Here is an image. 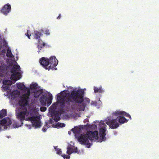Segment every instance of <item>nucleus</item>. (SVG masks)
Returning a JSON list of instances; mask_svg holds the SVG:
<instances>
[{
    "mask_svg": "<svg viewBox=\"0 0 159 159\" xmlns=\"http://www.w3.org/2000/svg\"><path fill=\"white\" fill-rule=\"evenodd\" d=\"M84 92L82 90H73L63 96L58 95L57 102L61 107L68 108L71 104L75 102L81 104L84 101Z\"/></svg>",
    "mask_w": 159,
    "mask_h": 159,
    "instance_id": "nucleus-1",
    "label": "nucleus"
},
{
    "mask_svg": "<svg viewBox=\"0 0 159 159\" xmlns=\"http://www.w3.org/2000/svg\"><path fill=\"white\" fill-rule=\"evenodd\" d=\"M29 113L27 111L26 108L25 107L24 110L22 111H20L16 114L17 118L20 122L21 125H23V121L25 120H29L31 122L33 126L36 128H39L41 126V122L40 121L39 117L38 116H33L25 118V116L29 115Z\"/></svg>",
    "mask_w": 159,
    "mask_h": 159,
    "instance_id": "nucleus-2",
    "label": "nucleus"
},
{
    "mask_svg": "<svg viewBox=\"0 0 159 159\" xmlns=\"http://www.w3.org/2000/svg\"><path fill=\"white\" fill-rule=\"evenodd\" d=\"M40 64L45 69L49 70L52 69L57 70V69L55 67L58 63V61L55 56H52L48 59L43 57L39 61Z\"/></svg>",
    "mask_w": 159,
    "mask_h": 159,
    "instance_id": "nucleus-3",
    "label": "nucleus"
},
{
    "mask_svg": "<svg viewBox=\"0 0 159 159\" xmlns=\"http://www.w3.org/2000/svg\"><path fill=\"white\" fill-rule=\"evenodd\" d=\"M88 139L86 134L84 133L81 134L77 138L78 141L81 144L85 145L88 148H89L91 144Z\"/></svg>",
    "mask_w": 159,
    "mask_h": 159,
    "instance_id": "nucleus-4",
    "label": "nucleus"
},
{
    "mask_svg": "<svg viewBox=\"0 0 159 159\" xmlns=\"http://www.w3.org/2000/svg\"><path fill=\"white\" fill-rule=\"evenodd\" d=\"M107 125L103 121H100V143L103 141H105L106 140L105 136L106 134V132Z\"/></svg>",
    "mask_w": 159,
    "mask_h": 159,
    "instance_id": "nucleus-5",
    "label": "nucleus"
},
{
    "mask_svg": "<svg viewBox=\"0 0 159 159\" xmlns=\"http://www.w3.org/2000/svg\"><path fill=\"white\" fill-rule=\"evenodd\" d=\"M117 122V120L116 118H112L111 116H109L106 119V123L111 129H115L118 127L119 125Z\"/></svg>",
    "mask_w": 159,
    "mask_h": 159,
    "instance_id": "nucleus-6",
    "label": "nucleus"
},
{
    "mask_svg": "<svg viewBox=\"0 0 159 159\" xmlns=\"http://www.w3.org/2000/svg\"><path fill=\"white\" fill-rule=\"evenodd\" d=\"M30 92L28 93L24 94L20 96V99L18 101L19 106L25 107L27 106L28 103Z\"/></svg>",
    "mask_w": 159,
    "mask_h": 159,
    "instance_id": "nucleus-7",
    "label": "nucleus"
},
{
    "mask_svg": "<svg viewBox=\"0 0 159 159\" xmlns=\"http://www.w3.org/2000/svg\"><path fill=\"white\" fill-rule=\"evenodd\" d=\"M11 124V120L9 117H6L1 120L0 121V131L1 129V126H3L4 129H6L7 128V126L10 125Z\"/></svg>",
    "mask_w": 159,
    "mask_h": 159,
    "instance_id": "nucleus-8",
    "label": "nucleus"
},
{
    "mask_svg": "<svg viewBox=\"0 0 159 159\" xmlns=\"http://www.w3.org/2000/svg\"><path fill=\"white\" fill-rule=\"evenodd\" d=\"M98 133L97 131H95L93 132L92 131H88L86 132V134L89 139L90 140L94 139L97 140L98 138Z\"/></svg>",
    "mask_w": 159,
    "mask_h": 159,
    "instance_id": "nucleus-9",
    "label": "nucleus"
},
{
    "mask_svg": "<svg viewBox=\"0 0 159 159\" xmlns=\"http://www.w3.org/2000/svg\"><path fill=\"white\" fill-rule=\"evenodd\" d=\"M11 6L9 4L5 5L1 9V12L5 15H7L11 11Z\"/></svg>",
    "mask_w": 159,
    "mask_h": 159,
    "instance_id": "nucleus-10",
    "label": "nucleus"
},
{
    "mask_svg": "<svg viewBox=\"0 0 159 159\" xmlns=\"http://www.w3.org/2000/svg\"><path fill=\"white\" fill-rule=\"evenodd\" d=\"M36 44L37 45V47L38 49V53L39 54L40 52V50H41L44 48L46 45V44L44 42H43L41 39H39V40L38 41V42Z\"/></svg>",
    "mask_w": 159,
    "mask_h": 159,
    "instance_id": "nucleus-11",
    "label": "nucleus"
},
{
    "mask_svg": "<svg viewBox=\"0 0 159 159\" xmlns=\"http://www.w3.org/2000/svg\"><path fill=\"white\" fill-rule=\"evenodd\" d=\"M11 73L12 74L10 77V79L11 80L16 81L20 78L21 75L19 72Z\"/></svg>",
    "mask_w": 159,
    "mask_h": 159,
    "instance_id": "nucleus-12",
    "label": "nucleus"
},
{
    "mask_svg": "<svg viewBox=\"0 0 159 159\" xmlns=\"http://www.w3.org/2000/svg\"><path fill=\"white\" fill-rule=\"evenodd\" d=\"M67 153L70 155L72 153H76L78 152L77 148L74 146H70L67 148Z\"/></svg>",
    "mask_w": 159,
    "mask_h": 159,
    "instance_id": "nucleus-13",
    "label": "nucleus"
},
{
    "mask_svg": "<svg viewBox=\"0 0 159 159\" xmlns=\"http://www.w3.org/2000/svg\"><path fill=\"white\" fill-rule=\"evenodd\" d=\"M20 66L18 65H14L11 69L10 72L11 73H14L19 72L20 71Z\"/></svg>",
    "mask_w": 159,
    "mask_h": 159,
    "instance_id": "nucleus-14",
    "label": "nucleus"
},
{
    "mask_svg": "<svg viewBox=\"0 0 159 159\" xmlns=\"http://www.w3.org/2000/svg\"><path fill=\"white\" fill-rule=\"evenodd\" d=\"M34 38L39 40V39H40V37L43 35L40 32L38 31H34V33L32 34Z\"/></svg>",
    "mask_w": 159,
    "mask_h": 159,
    "instance_id": "nucleus-15",
    "label": "nucleus"
},
{
    "mask_svg": "<svg viewBox=\"0 0 159 159\" xmlns=\"http://www.w3.org/2000/svg\"><path fill=\"white\" fill-rule=\"evenodd\" d=\"M34 93V96L35 98H38L43 93V90L42 89H40V87L38 88V89L35 90Z\"/></svg>",
    "mask_w": 159,
    "mask_h": 159,
    "instance_id": "nucleus-16",
    "label": "nucleus"
},
{
    "mask_svg": "<svg viewBox=\"0 0 159 159\" xmlns=\"http://www.w3.org/2000/svg\"><path fill=\"white\" fill-rule=\"evenodd\" d=\"M117 121L121 124H123L125 122H127L128 120L126 118L121 116H119L116 118Z\"/></svg>",
    "mask_w": 159,
    "mask_h": 159,
    "instance_id": "nucleus-17",
    "label": "nucleus"
},
{
    "mask_svg": "<svg viewBox=\"0 0 159 159\" xmlns=\"http://www.w3.org/2000/svg\"><path fill=\"white\" fill-rule=\"evenodd\" d=\"M46 97L44 95H42L40 98L41 104L43 105H45L46 103Z\"/></svg>",
    "mask_w": 159,
    "mask_h": 159,
    "instance_id": "nucleus-18",
    "label": "nucleus"
},
{
    "mask_svg": "<svg viewBox=\"0 0 159 159\" xmlns=\"http://www.w3.org/2000/svg\"><path fill=\"white\" fill-rule=\"evenodd\" d=\"M7 113V111L5 109H3L0 111V119L6 116Z\"/></svg>",
    "mask_w": 159,
    "mask_h": 159,
    "instance_id": "nucleus-19",
    "label": "nucleus"
},
{
    "mask_svg": "<svg viewBox=\"0 0 159 159\" xmlns=\"http://www.w3.org/2000/svg\"><path fill=\"white\" fill-rule=\"evenodd\" d=\"M17 87L18 89L21 90H25L26 89V87L23 84L20 83H18L17 84Z\"/></svg>",
    "mask_w": 159,
    "mask_h": 159,
    "instance_id": "nucleus-20",
    "label": "nucleus"
},
{
    "mask_svg": "<svg viewBox=\"0 0 159 159\" xmlns=\"http://www.w3.org/2000/svg\"><path fill=\"white\" fill-rule=\"evenodd\" d=\"M123 111H116L115 112H113L112 114L111 115L113 116H121L122 115Z\"/></svg>",
    "mask_w": 159,
    "mask_h": 159,
    "instance_id": "nucleus-21",
    "label": "nucleus"
},
{
    "mask_svg": "<svg viewBox=\"0 0 159 159\" xmlns=\"http://www.w3.org/2000/svg\"><path fill=\"white\" fill-rule=\"evenodd\" d=\"M39 87H40L39 86H38V85L36 83H34L30 85V89L32 90H35L37 89Z\"/></svg>",
    "mask_w": 159,
    "mask_h": 159,
    "instance_id": "nucleus-22",
    "label": "nucleus"
},
{
    "mask_svg": "<svg viewBox=\"0 0 159 159\" xmlns=\"http://www.w3.org/2000/svg\"><path fill=\"white\" fill-rule=\"evenodd\" d=\"M3 83L4 85H11L13 84V82L10 80H4L3 81Z\"/></svg>",
    "mask_w": 159,
    "mask_h": 159,
    "instance_id": "nucleus-23",
    "label": "nucleus"
},
{
    "mask_svg": "<svg viewBox=\"0 0 159 159\" xmlns=\"http://www.w3.org/2000/svg\"><path fill=\"white\" fill-rule=\"evenodd\" d=\"M64 111L63 109H59L58 111H52V113L54 115H58L59 113L63 114L64 113Z\"/></svg>",
    "mask_w": 159,
    "mask_h": 159,
    "instance_id": "nucleus-24",
    "label": "nucleus"
},
{
    "mask_svg": "<svg viewBox=\"0 0 159 159\" xmlns=\"http://www.w3.org/2000/svg\"><path fill=\"white\" fill-rule=\"evenodd\" d=\"M52 95H50L47 98L46 102L48 104L50 105L52 103Z\"/></svg>",
    "mask_w": 159,
    "mask_h": 159,
    "instance_id": "nucleus-25",
    "label": "nucleus"
},
{
    "mask_svg": "<svg viewBox=\"0 0 159 159\" xmlns=\"http://www.w3.org/2000/svg\"><path fill=\"white\" fill-rule=\"evenodd\" d=\"M6 56L8 57L12 58L13 57L12 55L11 52V50L9 49L7 51V52L6 53Z\"/></svg>",
    "mask_w": 159,
    "mask_h": 159,
    "instance_id": "nucleus-26",
    "label": "nucleus"
},
{
    "mask_svg": "<svg viewBox=\"0 0 159 159\" xmlns=\"http://www.w3.org/2000/svg\"><path fill=\"white\" fill-rule=\"evenodd\" d=\"M65 125H66L64 123H57L55 125L56 127L57 128H59L60 127L62 128L65 127Z\"/></svg>",
    "mask_w": 159,
    "mask_h": 159,
    "instance_id": "nucleus-27",
    "label": "nucleus"
},
{
    "mask_svg": "<svg viewBox=\"0 0 159 159\" xmlns=\"http://www.w3.org/2000/svg\"><path fill=\"white\" fill-rule=\"evenodd\" d=\"M52 115H54L55 116L54 117L53 119L56 122H58L59 121L60 119V118L59 116L56 115H54L52 113Z\"/></svg>",
    "mask_w": 159,
    "mask_h": 159,
    "instance_id": "nucleus-28",
    "label": "nucleus"
},
{
    "mask_svg": "<svg viewBox=\"0 0 159 159\" xmlns=\"http://www.w3.org/2000/svg\"><path fill=\"white\" fill-rule=\"evenodd\" d=\"M122 115H123L126 117H128L129 118L131 119L130 115L129 114H128L127 113H126L125 111H123Z\"/></svg>",
    "mask_w": 159,
    "mask_h": 159,
    "instance_id": "nucleus-29",
    "label": "nucleus"
},
{
    "mask_svg": "<svg viewBox=\"0 0 159 159\" xmlns=\"http://www.w3.org/2000/svg\"><path fill=\"white\" fill-rule=\"evenodd\" d=\"M89 127L92 129H95L97 128V126L95 124H92L89 125Z\"/></svg>",
    "mask_w": 159,
    "mask_h": 159,
    "instance_id": "nucleus-30",
    "label": "nucleus"
},
{
    "mask_svg": "<svg viewBox=\"0 0 159 159\" xmlns=\"http://www.w3.org/2000/svg\"><path fill=\"white\" fill-rule=\"evenodd\" d=\"M64 159H69L70 157L69 155H61Z\"/></svg>",
    "mask_w": 159,
    "mask_h": 159,
    "instance_id": "nucleus-31",
    "label": "nucleus"
},
{
    "mask_svg": "<svg viewBox=\"0 0 159 159\" xmlns=\"http://www.w3.org/2000/svg\"><path fill=\"white\" fill-rule=\"evenodd\" d=\"M46 110V108L45 107H41L40 108V110L41 111L44 112Z\"/></svg>",
    "mask_w": 159,
    "mask_h": 159,
    "instance_id": "nucleus-32",
    "label": "nucleus"
},
{
    "mask_svg": "<svg viewBox=\"0 0 159 159\" xmlns=\"http://www.w3.org/2000/svg\"><path fill=\"white\" fill-rule=\"evenodd\" d=\"M2 88L3 89L4 91H6L8 89L9 87L8 86L6 85L4 86H2Z\"/></svg>",
    "mask_w": 159,
    "mask_h": 159,
    "instance_id": "nucleus-33",
    "label": "nucleus"
},
{
    "mask_svg": "<svg viewBox=\"0 0 159 159\" xmlns=\"http://www.w3.org/2000/svg\"><path fill=\"white\" fill-rule=\"evenodd\" d=\"M57 153L60 155H61L62 151L61 149H58L56 150Z\"/></svg>",
    "mask_w": 159,
    "mask_h": 159,
    "instance_id": "nucleus-34",
    "label": "nucleus"
},
{
    "mask_svg": "<svg viewBox=\"0 0 159 159\" xmlns=\"http://www.w3.org/2000/svg\"><path fill=\"white\" fill-rule=\"evenodd\" d=\"M29 30H28L27 31V33L25 34V35L28 37V38L29 39H30V36H31V35L30 34V35H29Z\"/></svg>",
    "mask_w": 159,
    "mask_h": 159,
    "instance_id": "nucleus-35",
    "label": "nucleus"
},
{
    "mask_svg": "<svg viewBox=\"0 0 159 159\" xmlns=\"http://www.w3.org/2000/svg\"><path fill=\"white\" fill-rule=\"evenodd\" d=\"M99 89H98V88H97L95 87H94V91L96 93V92H98Z\"/></svg>",
    "mask_w": 159,
    "mask_h": 159,
    "instance_id": "nucleus-36",
    "label": "nucleus"
},
{
    "mask_svg": "<svg viewBox=\"0 0 159 159\" xmlns=\"http://www.w3.org/2000/svg\"><path fill=\"white\" fill-rule=\"evenodd\" d=\"M47 129V128L45 126L43 127L42 129V130L43 132H45L46 131Z\"/></svg>",
    "mask_w": 159,
    "mask_h": 159,
    "instance_id": "nucleus-37",
    "label": "nucleus"
},
{
    "mask_svg": "<svg viewBox=\"0 0 159 159\" xmlns=\"http://www.w3.org/2000/svg\"><path fill=\"white\" fill-rule=\"evenodd\" d=\"M45 126L47 128H49L50 127V126H49V125H48V122H45Z\"/></svg>",
    "mask_w": 159,
    "mask_h": 159,
    "instance_id": "nucleus-38",
    "label": "nucleus"
},
{
    "mask_svg": "<svg viewBox=\"0 0 159 159\" xmlns=\"http://www.w3.org/2000/svg\"><path fill=\"white\" fill-rule=\"evenodd\" d=\"M45 34L47 35H49L50 33L49 32V30H46L45 31Z\"/></svg>",
    "mask_w": 159,
    "mask_h": 159,
    "instance_id": "nucleus-39",
    "label": "nucleus"
},
{
    "mask_svg": "<svg viewBox=\"0 0 159 159\" xmlns=\"http://www.w3.org/2000/svg\"><path fill=\"white\" fill-rule=\"evenodd\" d=\"M53 120L52 118H50L49 120V123L51 124H52L53 123Z\"/></svg>",
    "mask_w": 159,
    "mask_h": 159,
    "instance_id": "nucleus-40",
    "label": "nucleus"
},
{
    "mask_svg": "<svg viewBox=\"0 0 159 159\" xmlns=\"http://www.w3.org/2000/svg\"><path fill=\"white\" fill-rule=\"evenodd\" d=\"M84 107H83V108H81V106H80V107H79V109L81 111H84Z\"/></svg>",
    "mask_w": 159,
    "mask_h": 159,
    "instance_id": "nucleus-41",
    "label": "nucleus"
},
{
    "mask_svg": "<svg viewBox=\"0 0 159 159\" xmlns=\"http://www.w3.org/2000/svg\"><path fill=\"white\" fill-rule=\"evenodd\" d=\"M100 93H102L103 92H104V90H103V89L101 88V87H100Z\"/></svg>",
    "mask_w": 159,
    "mask_h": 159,
    "instance_id": "nucleus-42",
    "label": "nucleus"
},
{
    "mask_svg": "<svg viewBox=\"0 0 159 159\" xmlns=\"http://www.w3.org/2000/svg\"><path fill=\"white\" fill-rule=\"evenodd\" d=\"M13 126L14 128H18V125H16V124H14L13 125Z\"/></svg>",
    "mask_w": 159,
    "mask_h": 159,
    "instance_id": "nucleus-43",
    "label": "nucleus"
},
{
    "mask_svg": "<svg viewBox=\"0 0 159 159\" xmlns=\"http://www.w3.org/2000/svg\"><path fill=\"white\" fill-rule=\"evenodd\" d=\"M61 17V15L60 14L59 15V16H58L57 18V19H60V17Z\"/></svg>",
    "mask_w": 159,
    "mask_h": 159,
    "instance_id": "nucleus-44",
    "label": "nucleus"
},
{
    "mask_svg": "<svg viewBox=\"0 0 159 159\" xmlns=\"http://www.w3.org/2000/svg\"><path fill=\"white\" fill-rule=\"evenodd\" d=\"M3 76V75L2 74V73L0 72V76L2 77V76Z\"/></svg>",
    "mask_w": 159,
    "mask_h": 159,
    "instance_id": "nucleus-45",
    "label": "nucleus"
},
{
    "mask_svg": "<svg viewBox=\"0 0 159 159\" xmlns=\"http://www.w3.org/2000/svg\"><path fill=\"white\" fill-rule=\"evenodd\" d=\"M57 146H55L54 147V148H55V150L56 151V150H57V149H58V148H57Z\"/></svg>",
    "mask_w": 159,
    "mask_h": 159,
    "instance_id": "nucleus-46",
    "label": "nucleus"
},
{
    "mask_svg": "<svg viewBox=\"0 0 159 159\" xmlns=\"http://www.w3.org/2000/svg\"><path fill=\"white\" fill-rule=\"evenodd\" d=\"M54 106H56V105H52V107H54Z\"/></svg>",
    "mask_w": 159,
    "mask_h": 159,
    "instance_id": "nucleus-47",
    "label": "nucleus"
}]
</instances>
